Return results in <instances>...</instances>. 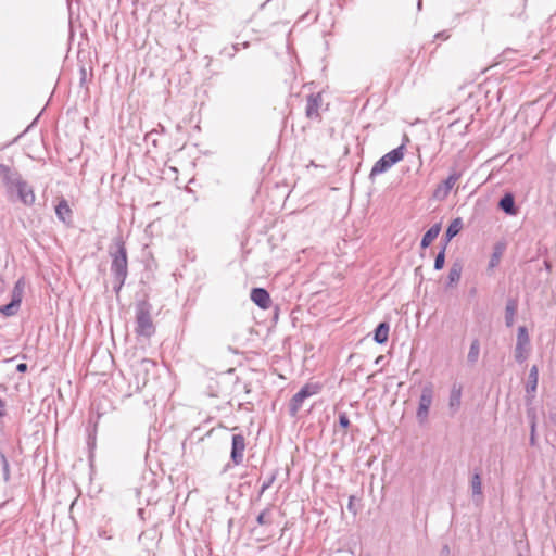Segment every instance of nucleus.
<instances>
[{
    "instance_id": "72a5a7b5",
    "label": "nucleus",
    "mask_w": 556,
    "mask_h": 556,
    "mask_svg": "<svg viewBox=\"0 0 556 556\" xmlns=\"http://www.w3.org/2000/svg\"><path fill=\"white\" fill-rule=\"evenodd\" d=\"M27 364L25 363H20L17 366H16V370L18 372H26L27 371Z\"/></svg>"
},
{
    "instance_id": "bb28decb",
    "label": "nucleus",
    "mask_w": 556,
    "mask_h": 556,
    "mask_svg": "<svg viewBox=\"0 0 556 556\" xmlns=\"http://www.w3.org/2000/svg\"><path fill=\"white\" fill-rule=\"evenodd\" d=\"M479 353H480V343L476 339L470 344V349H469V352L467 355L468 362L472 363V364L476 363L478 361Z\"/></svg>"
},
{
    "instance_id": "6e6552de",
    "label": "nucleus",
    "mask_w": 556,
    "mask_h": 556,
    "mask_svg": "<svg viewBox=\"0 0 556 556\" xmlns=\"http://www.w3.org/2000/svg\"><path fill=\"white\" fill-rule=\"evenodd\" d=\"M432 400H433V388L429 383V384H426L421 389L419 405H418V409H417V414H416L417 419L420 422H424L427 420L428 414H429V408L432 404Z\"/></svg>"
},
{
    "instance_id": "e433bc0d",
    "label": "nucleus",
    "mask_w": 556,
    "mask_h": 556,
    "mask_svg": "<svg viewBox=\"0 0 556 556\" xmlns=\"http://www.w3.org/2000/svg\"><path fill=\"white\" fill-rule=\"evenodd\" d=\"M534 429H535V421H534V417H533L532 421H531V431H532V433L534 432Z\"/></svg>"
},
{
    "instance_id": "0eeeda50",
    "label": "nucleus",
    "mask_w": 556,
    "mask_h": 556,
    "mask_svg": "<svg viewBox=\"0 0 556 556\" xmlns=\"http://www.w3.org/2000/svg\"><path fill=\"white\" fill-rule=\"evenodd\" d=\"M462 172L456 168H452L448 177L437 186L433 191V197L438 200H444L450 194L455 184L460 179Z\"/></svg>"
},
{
    "instance_id": "c9c22d12",
    "label": "nucleus",
    "mask_w": 556,
    "mask_h": 556,
    "mask_svg": "<svg viewBox=\"0 0 556 556\" xmlns=\"http://www.w3.org/2000/svg\"><path fill=\"white\" fill-rule=\"evenodd\" d=\"M3 409H4V403L0 399V416H2L4 414Z\"/></svg>"
},
{
    "instance_id": "1a4fd4ad",
    "label": "nucleus",
    "mask_w": 556,
    "mask_h": 556,
    "mask_svg": "<svg viewBox=\"0 0 556 556\" xmlns=\"http://www.w3.org/2000/svg\"><path fill=\"white\" fill-rule=\"evenodd\" d=\"M323 104L320 92L311 93L306 98L305 116L309 119L320 121L319 109Z\"/></svg>"
},
{
    "instance_id": "9d476101",
    "label": "nucleus",
    "mask_w": 556,
    "mask_h": 556,
    "mask_svg": "<svg viewBox=\"0 0 556 556\" xmlns=\"http://www.w3.org/2000/svg\"><path fill=\"white\" fill-rule=\"evenodd\" d=\"M529 336L527 328L521 326L518 328L517 343L515 348V358L518 363H523L527 358L526 346L529 344Z\"/></svg>"
},
{
    "instance_id": "2f4dec72",
    "label": "nucleus",
    "mask_w": 556,
    "mask_h": 556,
    "mask_svg": "<svg viewBox=\"0 0 556 556\" xmlns=\"http://www.w3.org/2000/svg\"><path fill=\"white\" fill-rule=\"evenodd\" d=\"M274 480H275L274 475L271 477H269L268 479H266L262 484L261 493H263L265 490L269 489L271 486Z\"/></svg>"
},
{
    "instance_id": "393cba45",
    "label": "nucleus",
    "mask_w": 556,
    "mask_h": 556,
    "mask_svg": "<svg viewBox=\"0 0 556 556\" xmlns=\"http://www.w3.org/2000/svg\"><path fill=\"white\" fill-rule=\"evenodd\" d=\"M100 417H101V414L98 413L97 420L93 422V427L87 429V431H88L87 445H88V450L90 452L96 448V432H97L98 420Z\"/></svg>"
},
{
    "instance_id": "f704fd0d",
    "label": "nucleus",
    "mask_w": 556,
    "mask_h": 556,
    "mask_svg": "<svg viewBox=\"0 0 556 556\" xmlns=\"http://www.w3.org/2000/svg\"><path fill=\"white\" fill-rule=\"evenodd\" d=\"M544 266H545L546 270L551 271L552 264L548 261H544Z\"/></svg>"
},
{
    "instance_id": "c85d7f7f",
    "label": "nucleus",
    "mask_w": 556,
    "mask_h": 556,
    "mask_svg": "<svg viewBox=\"0 0 556 556\" xmlns=\"http://www.w3.org/2000/svg\"><path fill=\"white\" fill-rule=\"evenodd\" d=\"M338 424L340 428L348 429L351 425L349 416L345 412H340L338 415Z\"/></svg>"
},
{
    "instance_id": "dca6fc26",
    "label": "nucleus",
    "mask_w": 556,
    "mask_h": 556,
    "mask_svg": "<svg viewBox=\"0 0 556 556\" xmlns=\"http://www.w3.org/2000/svg\"><path fill=\"white\" fill-rule=\"evenodd\" d=\"M505 250H506L505 242L500 241V242L495 243V245L493 247V253H492L490 262H489L490 269L495 268L500 264Z\"/></svg>"
},
{
    "instance_id": "f3484780",
    "label": "nucleus",
    "mask_w": 556,
    "mask_h": 556,
    "mask_svg": "<svg viewBox=\"0 0 556 556\" xmlns=\"http://www.w3.org/2000/svg\"><path fill=\"white\" fill-rule=\"evenodd\" d=\"M462 403V387L459 386H453L451 393H450V400H448V406L453 413L457 412L460 407Z\"/></svg>"
},
{
    "instance_id": "4be33fe9",
    "label": "nucleus",
    "mask_w": 556,
    "mask_h": 556,
    "mask_svg": "<svg viewBox=\"0 0 556 556\" xmlns=\"http://www.w3.org/2000/svg\"><path fill=\"white\" fill-rule=\"evenodd\" d=\"M462 270H463V266L459 263H454L451 266V268L448 270V275H447L446 287H453L460 280Z\"/></svg>"
},
{
    "instance_id": "b1692460",
    "label": "nucleus",
    "mask_w": 556,
    "mask_h": 556,
    "mask_svg": "<svg viewBox=\"0 0 556 556\" xmlns=\"http://www.w3.org/2000/svg\"><path fill=\"white\" fill-rule=\"evenodd\" d=\"M516 312H517V302L514 300H509L505 307V323L508 327L513 326Z\"/></svg>"
},
{
    "instance_id": "aec40b11",
    "label": "nucleus",
    "mask_w": 556,
    "mask_h": 556,
    "mask_svg": "<svg viewBox=\"0 0 556 556\" xmlns=\"http://www.w3.org/2000/svg\"><path fill=\"white\" fill-rule=\"evenodd\" d=\"M390 325L386 321L380 323L375 329L374 340L379 343H386L389 338Z\"/></svg>"
},
{
    "instance_id": "c756f323",
    "label": "nucleus",
    "mask_w": 556,
    "mask_h": 556,
    "mask_svg": "<svg viewBox=\"0 0 556 556\" xmlns=\"http://www.w3.org/2000/svg\"><path fill=\"white\" fill-rule=\"evenodd\" d=\"M355 501H356V497L354 495H351L349 497L348 509H349V511H351L353 514V516H356L358 513V508L355 505Z\"/></svg>"
},
{
    "instance_id": "a878e982",
    "label": "nucleus",
    "mask_w": 556,
    "mask_h": 556,
    "mask_svg": "<svg viewBox=\"0 0 556 556\" xmlns=\"http://www.w3.org/2000/svg\"><path fill=\"white\" fill-rule=\"evenodd\" d=\"M230 455H231V459L224 466L223 472L229 471L235 466H243L244 465V460H245L244 454H230Z\"/></svg>"
},
{
    "instance_id": "9b49d317",
    "label": "nucleus",
    "mask_w": 556,
    "mask_h": 556,
    "mask_svg": "<svg viewBox=\"0 0 556 556\" xmlns=\"http://www.w3.org/2000/svg\"><path fill=\"white\" fill-rule=\"evenodd\" d=\"M251 300L261 308H269L271 299L268 291L264 288H253L250 294Z\"/></svg>"
},
{
    "instance_id": "ddd939ff",
    "label": "nucleus",
    "mask_w": 556,
    "mask_h": 556,
    "mask_svg": "<svg viewBox=\"0 0 556 556\" xmlns=\"http://www.w3.org/2000/svg\"><path fill=\"white\" fill-rule=\"evenodd\" d=\"M498 207L507 215H516L518 210L515 205L514 194L508 192L505 193L498 201Z\"/></svg>"
},
{
    "instance_id": "6ab92c4d",
    "label": "nucleus",
    "mask_w": 556,
    "mask_h": 556,
    "mask_svg": "<svg viewBox=\"0 0 556 556\" xmlns=\"http://www.w3.org/2000/svg\"><path fill=\"white\" fill-rule=\"evenodd\" d=\"M462 228H463L462 218L460 217L454 218L446 229L444 242H446V244H447L448 241H451L455 236H457L459 233Z\"/></svg>"
},
{
    "instance_id": "4c0bfd02",
    "label": "nucleus",
    "mask_w": 556,
    "mask_h": 556,
    "mask_svg": "<svg viewBox=\"0 0 556 556\" xmlns=\"http://www.w3.org/2000/svg\"><path fill=\"white\" fill-rule=\"evenodd\" d=\"M144 459H146L147 465H149V466H150V464H149V460H150V454H149V453H146V457H144Z\"/></svg>"
},
{
    "instance_id": "5701e85b",
    "label": "nucleus",
    "mask_w": 556,
    "mask_h": 556,
    "mask_svg": "<svg viewBox=\"0 0 556 556\" xmlns=\"http://www.w3.org/2000/svg\"><path fill=\"white\" fill-rule=\"evenodd\" d=\"M20 305H21L20 295H14L9 304L0 307V312L4 316H13L17 313Z\"/></svg>"
},
{
    "instance_id": "473e14b6",
    "label": "nucleus",
    "mask_w": 556,
    "mask_h": 556,
    "mask_svg": "<svg viewBox=\"0 0 556 556\" xmlns=\"http://www.w3.org/2000/svg\"><path fill=\"white\" fill-rule=\"evenodd\" d=\"M98 536L105 540H110L112 538V535L105 529H99Z\"/></svg>"
},
{
    "instance_id": "f257e3e1",
    "label": "nucleus",
    "mask_w": 556,
    "mask_h": 556,
    "mask_svg": "<svg viewBox=\"0 0 556 556\" xmlns=\"http://www.w3.org/2000/svg\"><path fill=\"white\" fill-rule=\"evenodd\" d=\"M110 271L113 277V290L118 295L128 277V256L125 241L116 237L109 248Z\"/></svg>"
},
{
    "instance_id": "39448f33",
    "label": "nucleus",
    "mask_w": 556,
    "mask_h": 556,
    "mask_svg": "<svg viewBox=\"0 0 556 556\" xmlns=\"http://www.w3.org/2000/svg\"><path fill=\"white\" fill-rule=\"evenodd\" d=\"M256 522L260 527H263V529H260L258 527H254L252 529V532L254 534H258L257 541H265L270 539L274 535L271 526L275 522V510L271 506L266 507L263 509L256 517Z\"/></svg>"
},
{
    "instance_id": "412c9836",
    "label": "nucleus",
    "mask_w": 556,
    "mask_h": 556,
    "mask_svg": "<svg viewBox=\"0 0 556 556\" xmlns=\"http://www.w3.org/2000/svg\"><path fill=\"white\" fill-rule=\"evenodd\" d=\"M470 486L472 497L482 496V482H481V472L479 469H475L470 479Z\"/></svg>"
},
{
    "instance_id": "2eb2a0df",
    "label": "nucleus",
    "mask_w": 556,
    "mask_h": 556,
    "mask_svg": "<svg viewBox=\"0 0 556 556\" xmlns=\"http://www.w3.org/2000/svg\"><path fill=\"white\" fill-rule=\"evenodd\" d=\"M539 381V368L536 365H533L528 375V381L526 383V392L527 394H532L536 391Z\"/></svg>"
},
{
    "instance_id": "f8f14e48",
    "label": "nucleus",
    "mask_w": 556,
    "mask_h": 556,
    "mask_svg": "<svg viewBox=\"0 0 556 556\" xmlns=\"http://www.w3.org/2000/svg\"><path fill=\"white\" fill-rule=\"evenodd\" d=\"M56 217L64 224L70 225L73 219V211L68 205L67 200L62 198L55 206Z\"/></svg>"
},
{
    "instance_id": "4468645a",
    "label": "nucleus",
    "mask_w": 556,
    "mask_h": 556,
    "mask_svg": "<svg viewBox=\"0 0 556 556\" xmlns=\"http://www.w3.org/2000/svg\"><path fill=\"white\" fill-rule=\"evenodd\" d=\"M223 439L226 443L231 441V452H243L245 448V440L242 434H231L225 431Z\"/></svg>"
},
{
    "instance_id": "f03ea898",
    "label": "nucleus",
    "mask_w": 556,
    "mask_h": 556,
    "mask_svg": "<svg viewBox=\"0 0 556 556\" xmlns=\"http://www.w3.org/2000/svg\"><path fill=\"white\" fill-rule=\"evenodd\" d=\"M0 178L8 193L16 192L17 199L26 206L35 204L36 195L34 188L23 179L17 170L12 169L5 164H0Z\"/></svg>"
},
{
    "instance_id": "a211bd4d",
    "label": "nucleus",
    "mask_w": 556,
    "mask_h": 556,
    "mask_svg": "<svg viewBox=\"0 0 556 556\" xmlns=\"http://www.w3.org/2000/svg\"><path fill=\"white\" fill-rule=\"evenodd\" d=\"M440 231H441L440 224H434L433 226H431L424 235V237L421 239L420 247L422 249L428 248L431 244V242L439 236Z\"/></svg>"
},
{
    "instance_id": "20e7f679",
    "label": "nucleus",
    "mask_w": 556,
    "mask_h": 556,
    "mask_svg": "<svg viewBox=\"0 0 556 556\" xmlns=\"http://www.w3.org/2000/svg\"><path fill=\"white\" fill-rule=\"evenodd\" d=\"M405 152V144L402 143L397 148L391 150L386 153L382 157H380L372 166L369 177L374 179V177L386 173L389 170L394 164L399 163L403 160Z\"/></svg>"
},
{
    "instance_id": "58836bf2",
    "label": "nucleus",
    "mask_w": 556,
    "mask_h": 556,
    "mask_svg": "<svg viewBox=\"0 0 556 556\" xmlns=\"http://www.w3.org/2000/svg\"><path fill=\"white\" fill-rule=\"evenodd\" d=\"M443 553H446V554H448V553H450V548H448V546H447V545H445V546L443 547Z\"/></svg>"
},
{
    "instance_id": "7ed1b4c3",
    "label": "nucleus",
    "mask_w": 556,
    "mask_h": 556,
    "mask_svg": "<svg viewBox=\"0 0 556 556\" xmlns=\"http://www.w3.org/2000/svg\"><path fill=\"white\" fill-rule=\"evenodd\" d=\"M152 305L146 301L136 303V328L135 331L140 337L150 338L155 332V327L151 317Z\"/></svg>"
},
{
    "instance_id": "423d86ee",
    "label": "nucleus",
    "mask_w": 556,
    "mask_h": 556,
    "mask_svg": "<svg viewBox=\"0 0 556 556\" xmlns=\"http://www.w3.org/2000/svg\"><path fill=\"white\" fill-rule=\"evenodd\" d=\"M319 392V386L306 383L299 392H296L289 402V414L291 417H296L299 410L302 408L304 401Z\"/></svg>"
},
{
    "instance_id": "cd10ccee",
    "label": "nucleus",
    "mask_w": 556,
    "mask_h": 556,
    "mask_svg": "<svg viewBox=\"0 0 556 556\" xmlns=\"http://www.w3.org/2000/svg\"><path fill=\"white\" fill-rule=\"evenodd\" d=\"M445 251H446V242L443 243L440 252L437 254L434 260L433 268L435 270H441L445 263Z\"/></svg>"
},
{
    "instance_id": "7c9ffc66",
    "label": "nucleus",
    "mask_w": 556,
    "mask_h": 556,
    "mask_svg": "<svg viewBox=\"0 0 556 556\" xmlns=\"http://www.w3.org/2000/svg\"><path fill=\"white\" fill-rule=\"evenodd\" d=\"M0 457H1L2 465H3L4 480L8 481L9 480V464L5 458V454H0Z\"/></svg>"
},
{
    "instance_id": "ea45409f",
    "label": "nucleus",
    "mask_w": 556,
    "mask_h": 556,
    "mask_svg": "<svg viewBox=\"0 0 556 556\" xmlns=\"http://www.w3.org/2000/svg\"><path fill=\"white\" fill-rule=\"evenodd\" d=\"M90 462H92L93 453H90Z\"/></svg>"
}]
</instances>
